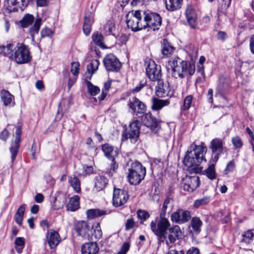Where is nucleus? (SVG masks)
I'll return each instance as SVG.
<instances>
[{
  "instance_id": "nucleus-1",
  "label": "nucleus",
  "mask_w": 254,
  "mask_h": 254,
  "mask_svg": "<svg viewBox=\"0 0 254 254\" xmlns=\"http://www.w3.org/2000/svg\"><path fill=\"white\" fill-rule=\"evenodd\" d=\"M0 54L7 56L18 64L28 63L31 60L28 46L21 43H10L6 46H0Z\"/></svg>"
},
{
  "instance_id": "nucleus-2",
  "label": "nucleus",
  "mask_w": 254,
  "mask_h": 254,
  "mask_svg": "<svg viewBox=\"0 0 254 254\" xmlns=\"http://www.w3.org/2000/svg\"><path fill=\"white\" fill-rule=\"evenodd\" d=\"M171 201V198H167L164 201L159 219L158 221H152L150 222V229L157 236L159 244L163 243L166 240L167 230L171 226L169 221L165 216L168 205Z\"/></svg>"
},
{
  "instance_id": "nucleus-3",
  "label": "nucleus",
  "mask_w": 254,
  "mask_h": 254,
  "mask_svg": "<svg viewBox=\"0 0 254 254\" xmlns=\"http://www.w3.org/2000/svg\"><path fill=\"white\" fill-rule=\"evenodd\" d=\"M192 150L188 151L184 159V165L190 168V171L195 173L202 171V168L200 166V163L204 159V154L206 152V148L201 145H194Z\"/></svg>"
},
{
  "instance_id": "nucleus-4",
  "label": "nucleus",
  "mask_w": 254,
  "mask_h": 254,
  "mask_svg": "<svg viewBox=\"0 0 254 254\" xmlns=\"http://www.w3.org/2000/svg\"><path fill=\"white\" fill-rule=\"evenodd\" d=\"M169 64L172 69V75L176 78H184L188 75H192L195 72L194 63H188L178 57L169 61Z\"/></svg>"
},
{
  "instance_id": "nucleus-5",
  "label": "nucleus",
  "mask_w": 254,
  "mask_h": 254,
  "mask_svg": "<svg viewBox=\"0 0 254 254\" xmlns=\"http://www.w3.org/2000/svg\"><path fill=\"white\" fill-rule=\"evenodd\" d=\"M126 22L128 27L133 31L145 29L146 24L143 11L141 10L129 11L126 15Z\"/></svg>"
},
{
  "instance_id": "nucleus-6",
  "label": "nucleus",
  "mask_w": 254,
  "mask_h": 254,
  "mask_svg": "<svg viewBox=\"0 0 254 254\" xmlns=\"http://www.w3.org/2000/svg\"><path fill=\"white\" fill-rule=\"evenodd\" d=\"M127 180L130 184L137 185L144 179L146 175V169L138 162H134L128 169Z\"/></svg>"
},
{
  "instance_id": "nucleus-7",
  "label": "nucleus",
  "mask_w": 254,
  "mask_h": 254,
  "mask_svg": "<svg viewBox=\"0 0 254 254\" xmlns=\"http://www.w3.org/2000/svg\"><path fill=\"white\" fill-rule=\"evenodd\" d=\"M33 23L34 25L29 29V34L32 39H34V35L39 32L42 25V19L38 18L35 20L33 15L27 13L24 15L22 19L20 21L21 26L23 28H27L31 25Z\"/></svg>"
},
{
  "instance_id": "nucleus-8",
  "label": "nucleus",
  "mask_w": 254,
  "mask_h": 254,
  "mask_svg": "<svg viewBox=\"0 0 254 254\" xmlns=\"http://www.w3.org/2000/svg\"><path fill=\"white\" fill-rule=\"evenodd\" d=\"M146 74L150 81L158 82L162 79V71L160 65L153 60H149L146 63Z\"/></svg>"
},
{
  "instance_id": "nucleus-9",
  "label": "nucleus",
  "mask_w": 254,
  "mask_h": 254,
  "mask_svg": "<svg viewBox=\"0 0 254 254\" xmlns=\"http://www.w3.org/2000/svg\"><path fill=\"white\" fill-rule=\"evenodd\" d=\"M144 20H145L146 27H149L151 29L155 31L159 29L162 23V19L160 15L155 13H147L143 11Z\"/></svg>"
},
{
  "instance_id": "nucleus-10",
  "label": "nucleus",
  "mask_w": 254,
  "mask_h": 254,
  "mask_svg": "<svg viewBox=\"0 0 254 254\" xmlns=\"http://www.w3.org/2000/svg\"><path fill=\"white\" fill-rule=\"evenodd\" d=\"M140 130V123L135 120L130 124L128 129L123 135V139H130L132 142H135L138 138Z\"/></svg>"
},
{
  "instance_id": "nucleus-11",
  "label": "nucleus",
  "mask_w": 254,
  "mask_h": 254,
  "mask_svg": "<svg viewBox=\"0 0 254 254\" xmlns=\"http://www.w3.org/2000/svg\"><path fill=\"white\" fill-rule=\"evenodd\" d=\"M129 195L127 191L119 189H115L114 190L113 204L115 207L123 206L127 203Z\"/></svg>"
},
{
  "instance_id": "nucleus-12",
  "label": "nucleus",
  "mask_w": 254,
  "mask_h": 254,
  "mask_svg": "<svg viewBox=\"0 0 254 254\" xmlns=\"http://www.w3.org/2000/svg\"><path fill=\"white\" fill-rule=\"evenodd\" d=\"M104 65L108 71H117L120 69L121 64L118 59L113 54H110L104 59Z\"/></svg>"
},
{
  "instance_id": "nucleus-13",
  "label": "nucleus",
  "mask_w": 254,
  "mask_h": 254,
  "mask_svg": "<svg viewBox=\"0 0 254 254\" xmlns=\"http://www.w3.org/2000/svg\"><path fill=\"white\" fill-rule=\"evenodd\" d=\"M191 215L188 210L179 209L174 212L171 216V220L179 224H183L190 220Z\"/></svg>"
},
{
  "instance_id": "nucleus-14",
  "label": "nucleus",
  "mask_w": 254,
  "mask_h": 254,
  "mask_svg": "<svg viewBox=\"0 0 254 254\" xmlns=\"http://www.w3.org/2000/svg\"><path fill=\"white\" fill-rule=\"evenodd\" d=\"M210 148L214 154L213 160L216 162L218 160L219 155L222 154L225 149L223 140L218 138L212 139L210 142Z\"/></svg>"
},
{
  "instance_id": "nucleus-15",
  "label": "nucleus",
  "mask_w": 254,
  "mask_h": 254,
  "mask_svg": "<svg viewBox=\"0 0 254 254\" xmlns=\"http://www.w3.org/2000/svg\"><path fill=\"white\" fill-rule=\"evenodd\" d=\"M157 82V85L156 86L155 93L158 97H164L172 95V92L170 89L168 82H164L162 79Z\"/></svg>"
},
{
  "instance_id": "nucleus-16",
  "label": "nucleus",
  "mask_w": 254,
  "mask_h": 254,
  "mask_svg": "<svg viewBox=\"0 0 254 254\" xmlns=\"http://www.w3.org/2000/svg\"><path fill=\"white\" fill-rule=\"evenodd\" d=\"M128 106L132 113L135 115L142 114L146 110L145 105L136 97H133L129 99Z\"/></svg>"
},
{
  "instance_id": "nucleus-17",
  "label": "nucleus",
  "mask_w": 254,
  "mask_h": 254,
  "mask_svg": "<svg viewBox=\"0 0 254 254\" xmlns=\"http://www.w3.org/2000/svg\"><path fill=\"white\" fill-rule=\"evenodd\" d=\"M142 123L152 130L156 132L159 128V124L155 118L151 113H147L142 117Z\"/></svg>"
},
{
  "instance_id": "nucleus-18",
  "label": "nucleus",
  "mask_w": 254,
  "mask_h": 254,
  "mask_svg": "<svg viewBox=\"0 0 254 254\" xmlns=\"http://www.w3.org/2000/svg\"><path fill=\"white\" fill-rule=\"evenodd\" d=\"M4 6L9 13L15 12L18 10V8L23 10L27 6V2L25 0H21L20 2L17 0H6L4 2Z\"/></svg>"
},
{
  "instance_id": "nucleus-19",
  "label": "nucleus",
  "mask_w": 254,
  "mask_h": 254,
  "mask_svg": "<svg viewBox=\"0 0 254 254\" xmlns=\"http://www.w3.org/2000/svg\"><path fill=\"white\" fill-rule=\"evenodd\" d=\"M169 231V234L168 235V240H166V244L170 248L169 246L170 243H174L177 240L181 238L182 235V232L180 227L177 226H174L172 227H169L167 231Z\"/></svg>"
},
{
  "instance_id": "nucleus-20",
  "label": "nucleus",
  "mask_w": 254,
  "mask_h": 254,
  "mask_svg": "<svg viewBox=\"0 0 254 254\" xmlns=\"http://www.w3.org/2000/svg\"><path fill=\"white\" fill-rule=\"evenodd\" d=\"M183 186V189L188 191H193L199 186L200 181L197 176L189 177L186 178Z\"/></svg>"
},
{
  "instance_id": "nucleus-21",
  "label": "nucleus",
  "mask_w": 254,
  "mask_h": 254,
  "mask_svg": "<svg viewBox=\"0 0 254 254\" xmlns=\"http://www.w3.org/2000/svg\"><path fill=\"white\" fill-rule=\"evenodd\" d=\"M47 241L51 249H54L59 244L61 238L59 233L54 230H50L47 233Z\"/></svg>"
},
{
  "instance_id": "nucleus-22",
  "label": "nucleus",
  "mask_w": 254,
  "mask_h": 254,
  "mask_svg": "<svg viewBox=\"0 0 254 254\" xmlns=\"http://www.w3.org/2000/svg\"><path fill=\"white\" fill-rule=\"evenodd\" d=\"M21 128L20 127H17L15 130V139L13 144L10 148V151L11 154V159L13 162L17 154L18 149L19 147V142L21 140Z\"/></svg>"
},
{
  "instance_id": "nucleus-23",
  "label": "nucleus",
  "mask_w": 254,
  "mask_h": 254,
  "mask_svg": "<svg viewBox=\"0 0 254 254\" xmlns=\"http://www.w3.org/2000/svg\"><path fill=\"white\" fill-rule=\"evenodd\" d=\"M186 16L190 26L192 29L197 27V15L192 6L189 5L186 10Z\"/></svg>"
},
{
  "instance_id": "nucleus-24",
  "label": "nucleus",
  "mask_w": 254,
  "mask_h": 254,
  "mask_svg": "<svg viewBox=\"0 0 254 254\" xmlns=\"http://www.w3.org/2000/svg\"><path fill=\"white\" fill-rule=\"evenodd\" d=\"M75 230L79 236L89 238L90 237V227L85 221L78 222L76 225Z\"/></svg>"
},
{
  "instance_id": "nucleus-25",
  "label": "nucleus",
  "mask_w": 254,
  "mask_h": 254,
  "mask_svg": "<svg viewBox=\"0 0 254 254\" xmlns=\"http://www.w3.org/2000/svg\"><path fill=\"white\" fill-rule=\"evenodd\" d=\"M94 22L93 14L91 11L86 12L83 25V31L85 35H88L91 31V26Z\"/></svg>"
},
{
  "instance_id": "nucleus-26",
  "label": "nucleus",
  "mask_w": 254,
  "mask_h": 254,
  "mask_svg": "<svg viewBox=\"0 0 254 254\" xmlns=\"http://www.w3.org/2000/svg\"><path fill=\"white\" fill-rule=\"evenodd\" d=\"M0 97L5 106H13L15 104L13 96L6 90L1 91Z\"/></svg>"
},
{
  "instance_id": "nucleus-27",
  "label": "nucleus",
  "mask_w": 254,
  "mask_h": 254,
  "mask_svg": "<svg viewBox=\"0 0 254 254\" xmlns=\"http://www.w3.org/2000/svg\"><path fill=\"white\" fill-rule=\"evenodd\" d=\"M102 149L105 155L111 160H115L118 154L117 150L114 149L113 146L108 144L103 145Z\"/></svg>"
},
{
  "instance_id": "nucleus-28",
  "label": "nucleus",
  "mask_w": 254,
  "mask_h": 254,
  "mask_svg": "<svg viewBox=\"0 0 254 254\" xmlns=\"http://www.w3.org/2000/svg\"><path fill=\"white\" fill-rule=\"evenodd\" d=\"M98 251L97 245L95 243H86L81 248V254H96Z\"/></svg>"
},
{
  "instance_id": "nucleus-29",
  "label": "nucleus",
  "mask_w": 254,
  "mask_h": 254,
  "mask_svg": "<svg viewBox=\"0 0 254 254\" xmlns=\"http://www.w3.org/2000/svg\"><path fill=\"white\" fill-rule=\"evenodd\" d=\"M109 211L101 210L99 209H91L87 210L86 214L89 219L96 218L109 214Z\"/></svg>"
},
{
  "instance_id": "nucleus-30",
  "label": "nucleus",
  "mask_w": 254,
  "mask_h": 254,
  "mask_svg": "<svg viewBox=\"0 0 254 254\" xmlns=\"http://www.w3.org/2000/svg\"><path fill=\"white\" fill-rule=\"evenodd\" d=\"M152 102L151 108L154 111L160 110L164 107L167 106L170 104V101L169 100H162L157 98H153Z\"/></svg>"
},
{
  "instance_id": "nucleus-31",
  "label": "nucleus",
  "mask_w": 254,
  "mask_h": 254,
  "mask_svg": "<svg viewBox=\"0 0 254 254\" xmlns=\"http://www.w3.org/2000/svg\"><path fill=\"white\" fill-rule=\"evenodd\" d=\"M108 183L107 179L104 176H98L95 179L94 188L97 191L104 189Z\"/></svg>"
},
{
  "instance_id": "nucleus-32",
  "label": "nucleus",
  "mask_w": 254,
  "mask_h": 254,
  "mask_svg": "<svg viewBox=\"0 0 254 254\" xmlns=\"http://www.w3.org/2000/svg\"><path fill=\"white\" fill-rule=\"evenodd\" d=\"M205 61V58L203 56H201L199 59L198 65H197V72L199 73L200 75L202 76V79L200 77H198L197 79V82H202L205 81V76L204 73V66L203 65V63Z\"/></svg>"
},
{
  "instance_id": "nucleus-33",
  "label": "nucleus",
  "mask_w": 254,
  "mask_h": 254,
  "mask_svg": "<svg viewBox=\"0 0 254 254\" xmlns=\"http://www.w3.org/2000/svg\"><path fill=\"white\" fill-rule=\"evenodd\" d=\"M79 197L77 195H74L72 197L66 206L67 209L71 211H74L79 208Z\"/></svg>"
},
{
  "instance_id": "nucleus-34",
  "label": "nucleus",
  "mask_w": 254,
  "mask_h": 254,
  "mask_svg": "<svg viewBox=\"0 0 254 254\" xmlns=\"http://www.w3.org/2000/svg\"><path fill=\"white\" fill-rule=\"evenodd\" d=\"M183 0H166L165 4L167 9L174 11L179 9Z\"/></svg>"
},
{
  "instance_id": "nucleus-35",
  "label": "nucleus",
  "mask_w": 254,
  "mask_h": 254,
  "mask_svg": "<svg viewBox=\"0 0 254 254\" xmlns=\"http://www.w3.org/2000/svg\"><path fill=\"white\" fill-rule=\"evenodd\" d=\"M68 182L70 186L76 192L80 191V182L79 179L75 175H72L68 178Z\"/></svg>"
},
{
  "instance_id": "nucleus-36",
  "label": "nucleus",
  "mask_w": 254,
  "mask_h": 254,
  "mask_svg": "<svg viewBox=\"0 0 254 254\" xmlns=\"http://www.w3.org/2000/svg\"><path fill=\"white\" fill-rule=\"evenodd\" d=\"M174 48L171 46L167 40L164 39L163 40V47L161 51L162 55L168 56L170 55L174 51Z\"/></svg>"
},
{
  "instance_id": "nucleus-37",
  "label": "nucleus",
  "mask_w": 254,
  "mask_h": 254,
  "mask_svg": "<svg viewBox=\"0 0 254 254\" xmlns=\"http://www.w3.org/2000/svg\"><path fill=\"white\" fill-rule=\"evenodd\" d=\"M99 62L97 60H93L87 66V71L90 74V77L96 71L98 68Z\"/></svg>"
},
{
  "instance_id": "nucleus-38",
  "label": "nucleus",
  "mask_w": 254,
  "mask_h": 254,
  "mask_svg": "<svg viewBox=\"0 0 254 254\" xmlns=\"http://www.w3.org/2000/svg\"><path fill=\"white\" fill-rule=\"evenodd\" d=\"M202 222L198 217H193L191 220V225L193 230L199 233L200 231V227Z\"/></svg>"
},
{
  "instance_id": "nucleus-39",
  "label": "nucleus",
  "mask_w": 254,
  "mask_h": 254,
  "mask_svg": "<svg viewBox=\"0 0 254 254\" xmlns=\"http://www.w3.org/2000/svg\"><path fill=\"white\" fill-rule=\"evenodd\" d=\"M92 40L96 45L100 47L103 46V37L100 33L98 32L94 33L92 35Z\"/></svg>"
},
{
  "instance_id": "nucleus-40",
  "label": "nucleus",
  "mask_w": 254,
  "mask_h": 254,
  "mask_svg": "<svg viewBox=\"0 0 254 254\" xmlns=\"http://www.w3.org/2000/svg\"><path fill=\"white\" fill-rule=\"evenodd\" d=\"M115 29V23L113 21H108L104 27V30L106 34H113V32Z\"/></svg>"
},
{
  "instance_id": "nucleus-41",
  "label": "nucleus",
  "mask_w": 254,
  "mask_h": 254,
  "mask_svg": "<svg viewBox=\"0 0 254 254\" xmlns=\"http://www.w3.org/2000/svg\"><path fill=\"white\" fill-rule=\"evenodd\" d=\"M205 175L211 180H213L216 178V173L214 164L210 165L205 170Z\"/></svg>"
},
{
  "instance_id": "nucleus-42",
  "label": "nucleus",
  "mask_w": 254,
  "mask_h": 254,
  "mask_svg": "<svg viewBox=\"0 0 254 254\" xmlns=\"http://www.w3.org/2000/svg\"><path fill=\"white\" fill-rule=\"evenodd\" d=\"M86 84L88 92L92 96H95L100 92V89L97 86L93 85L91 82L87 81Z\"/></svg>"
},
{
  "instance_id": "nucleus-43",
  "label": "nucleus",
  "mask_w": 254,
  "mask_h": 254,
  "mask_svg": "<svg viewBox=\"0 0 254 254\" xmlns=\"http://www.w3.org/2000/svg\"><path fill=\"white\" fill-rule=\"evenodd\" d=\"M15 245L16 246L17 252L19 254L21 253L24 246V239L21 237L16 238L15 240Z\"/></svg>"
},
{
  "instance_id": "nucleus-44",
  "label": "nucleus",
  "mask_w": 254,
  "mask_h": 254,
  "mask_svg": "<svg viewBox=\"0 0 254 254\" xmlns=\"http://www.w3.org/2000/svg\"><path fill=\"white\" fill-rule=\"evenodd\" d=\"M232 142L236 149H240L243 145V142L241 138L238 135L235 136L232 138Z\"/></svg>"
},
{
  "instance_id": "nucleus-45",
  "label": "nucleus",
  "mask_w": 254,
  "mask_h": 254,
  "mask_svg": "<svg viewBox=\"0 0 254 254\" xmlns=\"http://www.w3.org/2000/svg\"><path fill=\"white\" fill-rule=\"evenodd\" d=\"M111 86V81L108 80L104 84V87L102 89V95L99 98L100 101L103 100L107 95V92L109 90Z\"/></svg>"
},
{
  "instance_id": "nucleus-46",
  "label": "nucleus",
  "mask_w": 254,
  "mask_h": 254,
  "mask_svg": "<svg viewBox=\"0 0 254 254\" xmlns=\"http://www.w3.org/2000/svg\"><path fill=\"white\" fill-rule=\"evenodd\" d=\"M242 236V241L243 242L245 243H250L254 237V234L251 230H248L243 234Z\"/></svg>"
},
{
  "instance_id": "nucleus-47",
  "label": "nucleus",
  "mask_w": 254,
  "mask_h": 254,
  "mask_svg": "<svg viewBox=\"0 0 254 254\" xmlns=\"http://www.w3.org/2000/svg\"><path fill=\"white\" fill-rule=\"evenodd\" d=\"M209 197H204L203 198L195 200L193 203V206L195 208H198L202 205L206 204L209 202Z\"/></svg>"
},
{
  "instance_id": "nucleus-48",
  "label": "nucleus",
  "mask_w": 254,
  "mask_h": 254,
  "mask_svg": "<svg viewBox=\"0 0 254 254\" xmlns=\"http://www.w3.org/2000/svg\"><path fill=\"white\" fill-rule=\"evenodd\" d=\"M41 33V36L42 38H45V37H49L51 38L52 37L53 35H54V31L51 30V29L46 27L44 28H43L40 32Z\"/></svg>"
},
{
  "instance_id": "nucleus-49",
  "label": "nucleus",
  "mask_w": 254,
  "mask_h": 254,
  "mask_svg": "<svg viewBox=\"0 0 254 254\" xmlns=\"http://www.w3.org/2000/svg\"><path fill=\"white\" fill-rule=\"evenodd\" d=\"M96 239H99L102 237V232L99 224H97L94 228V233L92 234Z\"/></svg>"
},
{
  "instance_id": "nucleus-50",
  "label": "nucleus",
  "mask_w": 254,
  "mask_h": 254,
  "mask_svg": "<svg viewBox=\"0 0 254 254\" xmlns=\"http://www.w3.org/2000/svg\"><path fill=\"white\" fill-rule=\"evenodd\" d=\"M227 86V80L224 77H221L219 78V83L217 86V89L219 91H222Z\"/></svg>"
},
{
  "instance_id": "nucleus-51",
  "label": "nucleus",
  "mask_w": 254,
  "mask_h": 254,
  "mask_svg": "<svg viewBox=\"0 0 254 254\" xmlns=\"http://www.w3.org/2000/svg\"><path fill=\"white\" fill-rule=\"evenodd\" d=\"M192 100V96L191 95L187 96L185 98L184 101L183 110H187L190 108Z\"/></svg>"
},
{
  "instance_id": "nucleus-52",
  "label": "nucleus",
  "mask_w": 254,
  "mask_h": 254,
  "mask_svg": "<svg viewBox=\"0 0 254 254\" xmlns=\"http://www.w3.org/2000/svg\"><path fill=\"white\" fill-rule=\"evenodd\" d=\"M79 67V64L78 62H74L71 64L70 71L75 76L78 74Z\"/></svg>"
},
{
  "instance_id": "nucleus-53",
  "label": "nucleus",
  "mask_w": 254,
  "mask_h": 254,
  "mask_svg": "<svg viewBox=\"0 0 254 254\" xmlns=\"http://www.w3.org/2000/svg\"><path fill=\"white\" fill-rule=\"evenodd\" d=\"M137 217L141 220H145L149 217V214L148 212L144 210H139L137 212Z\"/></svg>"
},
{
  "instance_id": "nucleus-54",
  "label": "nucleus",
  "mask_w": 254,
  "mask_h": 254,
  "mask_svg": "<svg viewBox=\"0 0 254 254\" xmlns=\"http://www.w3.org/2000/svg\"><path fill=\"white\" fill-rule=\"evenodd\" d=\"M235 167V164L234 161L233 160L229 161L224 170L225 174H227L229 173L232 172L234 170Z\"/></svg>"
},
{
  "instance_id": "nucleus-55",
  "label": "nucleus",
  "mask_w": 254,
  "mask_h": 254,
  "mask_svg": "<svg viewBox=\"0 0 254 254\" xmlns=\"http://www.w3.org/2000/svg\"><path fill=\"white\" fill-rule=\"evenodd\" d=\"M246 132L249 134L251 137V140H250V143L251 145H252V149L253 151L254 152V135L253 134V132L252 130L250 129L249 127L246 128Z\"/></svg>"
},
{
  "instance_id": "nucleus-56",
  "label": "nucleus",
  "mask_w": 254,
  "mask_h": 254,
  "mask_svg": "<svg viewBox=\"0 0 254 254\" xmlns=\"http://www.w3.org/2000/svg\"><path fill=\"white\" fill-rule=\"evenodd\" d=\"M129 246L130 245L128 243H124L118 253H120V254H126L129 250Z\"/></svg>"
},
{
  "instance_id": "nucleus-57",
  "label": "nucleus",
  "mask_w": 254,
  "mask_h": 254,
  "mask_svg": "<svg viewBox=\"0 0 254 254\" xmlns=\"http://www.w3.org/2000/svg\"><path fill=\"white\" fill-rule=\"evenodd\" d=\"M112 162L110 165V168L109 170V173L112 175L114 172L116 171L118 168V165L115 161V160H111Z\"/></svg>"
},
{
  "instance_id": "nucleus-58",
  "label": "nucleus",
  "mask_w": 254,
  "mask_h": 254,
  "mask_svg": "<svg viewBox=\"0 0 254 254\" xmlns=\"http://www.w3.org/2000/svg\"><path fill=\"white\" fill-rule=\"evenodd\" d=\"M135 223L133 219H128L126 223V228L127 230H129L134 226Z\"/></svg>"
},
{
  "instance_id": "nucleus-59",
  "label": "nucleus",
  "mask_w": 254,
  "mask_h": 254,
  "mask_svg": "<svg viewBox=\"0 0 254 254\" xmlns=\"http://www.w3.org/2000/svg\"><path fill=\"white\" fill-rule=\"evenodd\" d=\"M93 172V168L92 166H86L83 168L82 174L83 175H90Z\"/></svg>"
},
{
  "instance_id": "nucleus-60",
  "label": "nucleus",
  "mask_w": 254,
  "mask_h": 254,
  "mask_svg": "<svg viewBox=\"0 0 254 254\" xmlns=\"http://www.w3.org/2000/svg\"><path fill=\"white\" fill-rule=\"evenodd\" d=\"M9 136V132L6 129H3L0 134V139L6 141Z\"/></svg>"
},
{
  "instance_id": "nucleus-61",
  "label": "nucleus",
  "mask_w": 254,
  "mask_h": 254,
  "mask_svg": "<svg viewBox=\"0 0 254 254\" xmlns=\"http://www.w3.org/2000/svg\"><path fill=\"white\" fill-rule=\"evenodd\" d=\"M64 204V202L63 201L62 202L59 200H58L56 198H55V209H59L63 207Z\"/></svg>"
},
{
  "instance_id": "nucleus-62",
  "label": "nucleus",
  "mask_w": 254,
  "mask_h": 254,
  "mask_svg": "<svg viewBox=\"0 0 254 254\" xmlns=\"http://www.w3.org/2000/svg\"><path fill=\"white\" fill-rule=\"evenodd\" d=\"M217 38L219 40H225L227 38V34L223 31H219L217 33Z\"/></svg>"
},
{
  "instance_id": "nucleus-63",
  "label": "nucleus",
  "mask_w": 254,
  "mask_h": 254,
  "mask_svg": "<svg viewBox=\"0 0 254 254\" xmlns=\"http://www.w3.org/2000/svg\"><path fill=\"white\" fill-rule=\"evenodd\" d=\"M128 36L127 35L125 34H121L119 37V40L122 43L125 44L128 40Z\"/></svg>"
},
{
  "instance_id": "nucleus-64",
  "label": "nucleus",
  "mask_w": 254,
  "mask_h": 254,
  "mask_svg": "<svg viewBox=\"0 0 254 254\" xmlns=\"http://www.w3.org/2000/svg\"><path fill=\"white\" fill-rule=\"evenodd\" d=\"M187 254H199V251L195 248H192L188 250Z\"/></svg>"
}]
</instances>
